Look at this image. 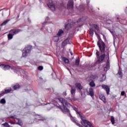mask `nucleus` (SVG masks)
<instances>
[{
	"label": "nucleus",
	"mask_w": 127,
	"mask_h": 127,
	"mask_svg": "<svg viewBox=\"0 0 127 127\" xmlns=\"http://www.w3.org/2000/svg\"><path fill=\"white\" fill-rule=\"evenodd\" d=\"M58 100H59L60 103L63 104V109H61V106L59 105V104H58V103H57L56 101L53 100V103L48 104V107L49 108L48 110H50V109H51V108H52L54 105L56 106V107H58L59 109H61L63 113H69V111L68 110V109H67V108H66V107H65V105L67 107H69V106H70V104H69V103H68L67 101L65 100V99L62 98H58Z\"/></svg>",
	"instance_id": "1"
},
{
	"label": "nucleus",
	"mask_w": 127,
	"mask_h": 127,
	"mask_svg": "<svg viewBox=\"0 0 127 127\" xmlns=\"http://www.w3.org/2000/svg\"><path fill=\"white\" fill-rule=\"evenodd\" d=\"M97 46L99 48L100 52H101L102 53H105L104 54L101 55L99 59V62H102V61H104L105 57H106V59L108 58V53H107L108 52H109V51H107L106 52V45H105V43H104L100 39H99L97 42ZM106 53L107 54L106 56Z\"/></svg>",
	"instance_id": "2"
},
{
	"label": "nucleus",
	"mask_w": 127,
	"mask_h": 127,
	"mask_svg": "<svg viewBox=\"0 0 127 127\" xmlns=\"http://www.w3.org/2000/svg\"><path fill=\"white\" fill-rule=\"evenodd\" d=\"M97 32H100V28L98 25L94 24L92 25V27L90 29V35L92 37L94 35V32H95L96 35H98Z\"/></svg>",
	"instance_id": "3"
},
{
	"label": "nucleus",
	"mask_w": 127,
	"mask_h": 127,
	"mask_svg": "<svg viewBox=\"0 0 127 127\" xmlns=\"http://www.w3.org/2000/svg\"><path fill=\"white\" fill-rule=\"evenodd\" d=\"M30 51H31V46H29L25 48L22 51V56L23 57H25L30 53Z\"/></svg>",
	"instance_id": "4"
},
{
	"label": "nucleus",
	"mask_w": 127,
	"mask_h": 127,
	"mask_svg": "<svg viewBox=\"0 0 127 127\" xmlns=\"http://www.w3.org/2000/svg\"><path fill=\"white\" fill-rule=\"evenodd\" d=\"M107 58H106V59L107 60V63L106 67H104V71H108V70L110 69V61H109V59H110V53L109 52H107Z\"/></svg>",
	"instance_id": "5"
},
{
	"label": "nucleus",
	"mask_w": 127,
	"mask_h": 127,
	"mask_svg": "<svg viewBox=\"0 0 127 127\" xmlns=\"http://www.w3.org/2000/svg\"><path fill=\"white\" fill-rule=\"evenodd\" d=\"M48 6L50 8V9H51V10L54 11L56 9V5L53 2H49L48 3Z\"/></svg>",
	"instance_id": "6"
},
{
	"label": "nucleus",
	"mask_w": 127,
	"mask_h": 127,
	"mask_svg": "<svg viewBox=\"0 0 127 127\" xmlns=\"http://www.w3.org/2000/svg\"><path fill=\"white\" fill-rule=\"evenodd\" d=\"M67 7L69 9L74 7V0H69L67 3Z\"/></svg>",
	"instance_id": "7"
},
{
	"label": "nucleus",
	"mask_w": 127,
	"mask_h": 127,
	"mask_svg": "<svg viewBox=\"0 0 127 127\" xmlns=\"http://www.w3.org/2000/svg\"><path fill=\"white\" fill-rule=\"evenodd\" d=\"M11 88H9L8 89H5L4 91H1L0 93V98L2 96H3V95H4L5 94H7L9 93L10 92H11Z\"/></svg>",
	"instance_id": "8"
},
{
	"label": "nucleus",
	"mask_w": 127,
	"mask_h": 127,
	"mask_svg": "<svg viewBox=\"0 0 127 127\" xmlns=\"http://www.w3.org/2000/svg\"><path fill=\"white\" fill-rule=\"evenodd\" d=\"M70 87H71V89L70 91L71 94L72 95V98H74V96H75V93H76V88L71 85H70Z\"/></svg>",
	"instance_id": "9"
},
{
	"label": "nucleus",
	"mask_w": 127,
	"mask_h": 127,
	"mask_svg": "<svg viewBox=\"0 0 127 127\" xmlns=\"http://www.w3.org/2000/svg\"><path fill=\"white\" fill-rule=\"evenodd\" d=\"M21 30L19 29H14V30H11L10 31V33H11V34L12 35H14L15 34H17V33H18L19 32H20Z\"/></svg>",
	"instance_id": "10"
},
{
	"label": "nucleus",
	"mask_w": 127,
	"mask_h": 127,
	"mask_svg": "<svg viewBox=\"0 0 127 127\" xmlns=\"http://www.w3.org/2000/svg\"><path fill=\"white\" fill-rule=\"evenodd\" d=\"M102 87L103 89H104L106 91L107 95H109V94L110 93V87H109V86H108L107 85H105L104 84H103L102 85Z\"/></svg>",
	"instance_id": "11"
},
{
	"label": "nucleus",
	"mask_w": 127,
	"mask_h": 127,
	"mask_svg": "<svg viewBox=\"0 0 127 127\" xmlns=\"http://www.w3.org/2000/svg\"><path fill=\"white\" fill-rule=\"evenodd\" d=\"M88 95L91 96V98H94V89L93 88H91L89 89Z\"/></svg>",
	"instance_id": "12"
},
{
	"label": "nucleus",
	"mask_w": 127,
	"mask_h": 127,
	"mask_svg": "<svg viewBox=\"0 0 127 127\" xmlns=\"http://www.w3.org/2000/svg\"><path fill=\"white\" fill-rule=\"evenodd\" d=\"M99 98L100 99V100H101V101H102L104 103V104H106V103H107V101L106 100V97H105L104 95H100L99 96Z\"/></svg>",
	"instance_id": "13"
},
{
	"label": "nucleus",
	"mask_w": 127,
	"mask_h": 127,
	"mask_svg": "<svg viewBox=\"0 0 127 127\" xmlns=\"http://www.w3.org/2000/svg\"><path fill=\"white\" fill-rule=\"evenodd\" d=\"M0 67L3 68V70H7L10 68V66L8 65H4V64H1L0 65Z\"/></svg>",
	"instance_id": "14"
},
{
	"label": "nucleus",
	"mask_w": 127,
	"mask_h": 127,
	"mask_svg": "<svg viewBox=\"0 0 127 127\" xmlns=\"http://www.w3.org/2000/svg\"><path fill=\"white\" fill-rule=\"evenodd\" d=\"M75 85L76 88L78 90H79L80 91H81V90H82V89H83V87L81 85V83H75Z\"/></svg>",
	"instance_id": "15"
},
{
	"label": "nucleus",
	"mask_w": 127,
	"mask_h": 127,
	"mask_svg": "<svg viewBox=\"0 0 127 127\" xmlns=\"http://www.w3.org/2000/svg\"><path fill=\"white\" fill-rule=\"evenodd\" d=\"M67 41H69L68 39H66L65 41H64L62 44V46L63 47H65V46H66V45H67V44H70V42H67Z\"/></svg>",
	"instance_id": "16"
},
{
	"label": "nucleus",
	"mask_w": 127,
	"mask_h": 127,
	"mask_svg": "<svg viewBox=\"0 0 127 127\" xmlns=\"http://www.w3.org/2000/svg\"><path fill=\"white\" fill-rule=\"evenodd\" d=\"M71 28H72V25H71V24H67L65 26V29H66V30H69L71 29Z\"/></svg>",
	"instance_id": "17"
},
{
	"label": "nucleus",
	"mask_w": 127,
	"mask_h": 127,
	"mask_svg": "<svg viewBox=\"0 0 127 127\" xmlns=\"http://www.w3.org/2000/svg\"><path fill=\"white\" fill-rule=\"evenodd\" d=\"M62 60L64 63H69V60L65 57H62Z\"/></svg>",
	"instance_id": "18"
},
{
	"label": "nucleus",
	"mask_w": 127,
	"mask_h": 127,
	"mask_svg": "<svg viewBox=\"0 0 127 127\" xmlns=\"http://www.w3.org/2000/svg\"><path fill=\"white\" fill-rule=\"evenodd\" d=\"M89 78L91 81H93L95 79H98V76L97 75H92Z\"/></svg>",
	"instance_id": "19"
},
{
	"label": "nucleus",
	"mask_w": 127,
	"mask_h": 127,
	"mask_svg": "<svg viewBox=\"0 0 127 127\" xmlns=\"http://www.w3.org/2000/svg\"><path fill=\"white\" fill-rule=\"evenodd\" d=\"M15 122H16V121H18V123H16L17 125H19V126H22V122L20 121L19 119H15L14 120Z\"/></svg>",
	"instance_id": "20"
},
{
	"label": "nucleus",
	"mask_w": 127,
	"mask_h": 127,
	"mask_svg": "<svg viewBox=\"0 0 127 127\" xmlns=\"http://www.w3.org/2000/svg\"><path fill=\"white\" fill-rule=\"evenodd\" d=\"M53 40L55 42H58L59 41V37L58 36H56L53 37Z\"/></svg>",
	"instance_id": "21"
},
{
	"label": "nucleus",
	"mask_w": 127,
	"mask_h": 127,
	"mask_svg": "<svg viewBox=\"0 0 127 127\" xmlns=\"http://www.w3.org/2000/svg\"><path fill=\"white\" fill-rule=\"evenodd\" d=\"M19 88H20V86L18 84H16V85L13 86V88L14 90H17V89H19Z\"/></svg>",
	"instance_id": "22"
},
{
	"label": "nucleus",
	"mask_w": 127,
	"mask_h": 127,
	"mask_svg": "<svg viewBox=\"0 0 127 127\" xmlns=\"http://www.w3.org/2000/svg\"><path fill=\"white\" fill-rule=\"evenodd\" d=\"M64 31L62 30H60L57 34V36L59 37L61 36L63 34V33H64Z\"/></svg>",
	"instance_id": "23"
},
{
	"label": "nucleus",
	"mask_w": 127,
	"mask_h": 127,
	"mask_svg": "<svg viewBox=\"0 0 127 127\" xmlns=\"http://www.w3.org/2000/svg\"><path fill=\"white\" fill-rule=\"evenodd\" d=\"M80 64V60L79 59H76L75 60V65L76 66H79V64Z\"/></svg>",
	"instance_id": "24"
},
{
	"label": "nucleus",
	"mask_w": 127,
	"mask_h": 127,
	"mask_svg": "<svg viewBox=\"0 0 127 127\" xmlns=\"http://www.w3.org/2000/svg\"><path fill=\"white\" fill-rule=\"evenodd\" d=\"M106 80V75H102V78L100 79V82H104Z\"/></svg>",
	"instance_id": "25"
},
{
	"label": "nucleus",
	"mask_w": 127,
	"mask_h": 127,
	"mask_svg": "<svg viewBox=\"0 0 127 127\" xmlns=\"http://www.w3.org/2000/svg\"><path fill=\"white\" fill-rule=\"evenodd\" d=\"M89 85L90 86V87H95V86H96V84H95V82H94V81H91L89 83Z\"/></svg>",
	"instance_id": "26"
},
{
	"label": "nucleus",
	"mask_w": 127,
	"mask_h": 127,
	"mask_svg": "<svg viewBox=\"0 0 127 127\" xmlns=\"http://www.w3.org/2000/svg\"><path fill=\"white\" fill-rule=\"evenodd\" d=\"M9 21V20H7L6 21H4L3 23H2L0 25L1 26H2L3 25H5V24H6V23H7L8 22V21Z\"/></svg>",
	"instance_id": "27"
},
{
	"label": "nucleus",
	"mask_w": 127,
	"mask_h": 127,
	"mask_svg": "<svg viewBox=\"0 0 127 127\" xmlns=\"http://www.w3.org/2000/svg\"><path fill=\"white\" fill-rule=\"evenodd\" d=\"M111 121L112 125H115V118H114V117L112 116L111 117Z\"/></svg>",
	"instance_id": "28"
},
{
	"label": "nucleus",
	"mask_w": 127,
	"mask_h": 127,
	"mask_svg": "<svg viewBox=\"0 0 127 127\" xmlns=\"http://www.w3.org/2000/svg\"><path fill=\"white\" fill-rule=\"evenodd\" d=\"M13 35H12V34H11V33H10V34H9L8 35V39H12V36H13Z\"/></svg>",
	"instance_id": "29"
},
{
	"label": "nucleus",
	"mask_w": 127,
	"mask_h": 127,
	"mask_svg": "<svg viewBox=\"0 0 127 127\" xmlns=\"http://www.w3.org/2000/svg\"><path fill=\"white\" fill-rule=\"evenodd\" d=\"M0 102L1 104H5V99L4 98H2L0 101Z\"/></svg>",
	"instance_id": "30"
},
{
	"label": "nucleus",
	"mask_w": 127,
	"mask_h": 127,
	"mask_svg": "<svg viewBox=\"0 0 127 127\" xmlns=\"http://www.w3.org/2000/svg\"><path fill=\"white\" fill-rule=\"evenodd\" d=\"M2 126H3L4 127H10L9 125L7 123H4L2 124Z\"/></svg>",
	"instance_id": "31"
},
{
	"label": "nucleus",
	"mask_w": 127,
	"mask_h": 127,
	"mask_svg": "<svg viewBox=\"0 0 127 127\" xmlns=\"http://www.w3.org/2000/svg\"><path fill=\"white\" fill-rule=\"evenodd\" d=\"M118 75L120 77H123V72H122L121 71H119L118 73Z\"/></svg>",
	"instance_id": "32"
},
{
	"label": "nucleus",
	"mask_w": 127,
	"mask_h": 127,
	"mask_svg": "<svg viewBox=\"0 0 127 127\" xmlns=\"http://www.w3.org/2000/svg\"><path fill=\"white\" fill-rule=\"evenodd\" d=\"M100 56V52L98 51V50L96 51V57L97 58H99Z\"/></svg>",
	"instance_id": "33"
},
{
	"label": "nucleus",
	"mask_w": 127,
	"mask_h": 127,
	"mask_svg": "<svg viewBox=\"0 0 127 127\" xmlns=\"http://www.w3.org/2000/svg\"><path fill=\"white\" fill-rule=\"evenodd\" d=\"M38 70H39L40 71H41L42 70H43V66H40L38 67Z\"/></svg>",
	"instance_id": "34"
},
{
	"label": "nucleus",
	"mask_w": 127,
	"mask_h": 127,
	"mask_svg": "<svg viewBox=\"0 0 127 127\" xmlns=\"http://www.w3.org/2000/svg\"><path fill=\"white\" fill-rule=\"evenodd\" d=\"M125 91H122V92H121V95H122V96H125Z\"/></svg>",
	"instance_id": "35"
},
{
	"label": "nucleus",
	"mask_w": 127,
	"mask_h": 127,
	"mask_svg": "<svg viewBox=\"0 0 127 127\" xmlns=\"http://www.w3.org/2000/svg\"><path fill=\"white\" fill-rule=\"evenodd\" d=\"M66 39L68 40V41H67V43H68V42H69V44H71V40H70L69 38H67Z\"/></svg>",
	"instance_id": "36"
},
{
	"label": "nucleus",
	"mask_w": 127,
	"mask_h": 127,
	"mask_svg": "<svg viewBox=\"0 0 127 127\" xmlns=\"http://www.w3.org/2000/svg\"><path fill=\"white\" fill-rule=\"evenodd\" d=\"M110 32L112 33V35L114 36V35H115V32H113V31H111Z\"/></svg>",
	"instance_id": "37"
},
{
	"label": "nucleus",
	"mask_w": 127,
	"mask_h": 127,
	"mask_svg": "<svg viewBox=\"0 0 127 127\" xmlns=\"http://www.w3.org/2000/svg\"><path fill=\"white\" fill-rule=\"evenodd\" d=\"M66 95H67V93H66V92H64L63 93V95L64 96H66Z\"/></svg>",
	"instance_id": "38"
},
{
	"label": "nucleus",
	"mask_w": 127,
	"mask_h": 127,
	"mask_svg": "<svg viewBox=\"0 0 127 127\" xmlns=\"http://www.w3.org/2000/svg\"><path fill=\"white\" fill-rule=\"evenodd\" d=\"M70 54L71 55H73V53H72V52H70Z\"/></svg>",
	"instance_id": "39"
},
{
	"label": "nucleus",
	"mask_w": 127,
	"mask_h": 127,
	"mask_svg": "<svg viewBox=\"0 0 127 127\" xmlns=\"http://www.w3.org/2000/svg\"><path fill=\"white\" fill-rule=\"evenodd\" d=\"M10 118H11V119H13V117L12 116V117H11Z\"/></svg>",
	"instance_id": "40"
},
{
	"label": "nucleus",
	"mask_w": 127,
	"mask_h": 127,
	"mask_svg": "<svg viewBox=\"0 0 127 127\" xmlns=\"http://www.w3.org/2000/svg\"><path fill=\"white\" fill-rule=\"evenodd\" d=\"M80 22V20H79L77 21V22Z\"/></svg>",
	"instance_id": "41"
},
{
	"label": "nucleus",
	"mask_w": 127,
	"mask_h": 127,
	"mask_svg": "<svg viewBox=\"0 0 127 127\" xmlns=\"http://www.w3.org/2000/svg\"><path fill=\"white\" fill-rule=\"evenodd\" d=\"M103 35V37H105V36L104 35Z\"/></svg>",
	"instance_id": "42"
},
{
	"label": "nucleus",
	"mask_w": 127,
	"mask_h": 127,
	"mask_svg": "<svg viewBox=\"0 0 127 127\" xmlns=\"http://www.w3.org/2000/svg\"><path fill=\"white\" fill-rule=\"evenodd\" d=\"M81 95H82V93H81Z\"/></svg>",
	"instance_id": "43"
}]
</instances>
